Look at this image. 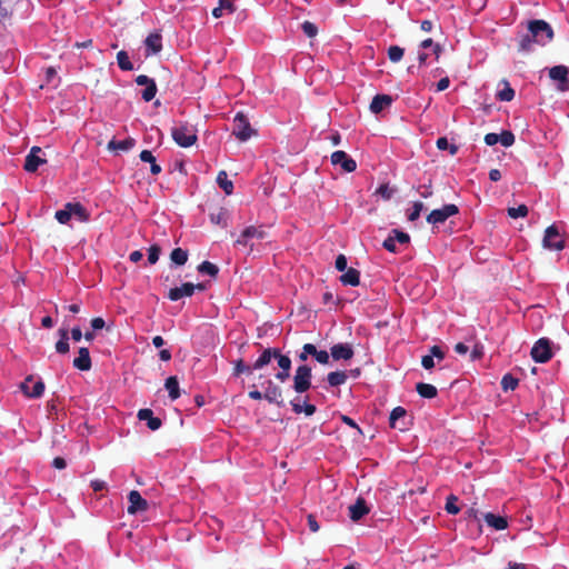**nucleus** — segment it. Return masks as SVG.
<instances>
[{
    "instance_id": "obj_1",
    "label": "nucleus",
    "mask_w": 569,
    "mask_h": 569,
    "mask_svg": "<svg viewBox=\"0 0 569 569\" xmlns=\"http://www.w3.org/2000/svg\"><path fill=\"white\" fill-rule=\"evenodd\" d=\"M171 137L174 142L182 148L191 147L198 139L197 130L187 122L172 128Z\"/></svg>"
},
{
    "instance_id": "obj_2",
    "label": "nucleus",
    "mask_w": 569,
    "mask_h": 569,
    "mask_svg": "<svg viewBox=\"0 0 569 569\" xmlns=\"http://www.w3.org/2000/svg\"><path fill=\"white\" fill-rule=\"evenodd\" d=\"M528 30L536 39L537 43L546 44L552 41L555 33L551 26L545 20H532L528 24Z\"/></svg>"
},
{
    "instance_id": "obj_3",
    "label": "nucleus",
    "mask_w": 569,
    "mask_h": 569,
    "mask_svg": "<svg viewBox=\"0 0 569 569\" xmlns=\"http://www.w3.org/2000/svg\"><path fill=\"white\" fill-rule=\"evenodd\" d=\"M232 133L240 141H247L256 131L251 128L248 118L242 113L238 112L233 118Z\"/></svg>"
},
{
    "instance_id": "obj_4",
    "label": "nucleus",
    "mask_w": 569,
    "mask_h": 569,
    "mask_svg": "<svg viewBox=\"0 0 569 569\" xmlns=\"http://www.w3.org/2000/svg\"><path fill=\"white\" fill-rule=\"evenodd\" d=\"M458 213H459V208L456 204H453V203L445 204L440 209L432 210L427 216V222H429L433 226H437V224L443 223L448 218L456 216Z\"/></svg>"
},
{
    "instance_id": "obj_5",
    "label": "nucleus",
    "mask_w": 569,
    "mask_h": 569,
    "mask_svg": "<svg viewBox=\"0 0 569 569\" xmlns=\"http://www.w3.org/2000/svg\"><path fill=\"white\" fill-rule=\"evenodd\" d=\"M311 387V368L299 366L293 377V389L298 393L306 392Z\"/></svg>"
},
{
    "instance_id": "obj_6",
    "label": "nucleus",
    "mask_w": 569,
    "mask_h": 569,
    "mask_svg": "<svg viewBox=\"0 0 569 569\" xmlns=\"http://www.w3.org/2000/svg\"><path fill=\"white\" fill-rule=\"evenodd\" d=\"M266 236L267 233L262 227L249 226L240 233L238 239L234 241V246H249L250 249H252L250 241L252 239L262 240L266 238Z\"/></svg>"
},
{
    "instance_id": "obj_7",
    "label": "nucleus",
    "mask_w": 569,
    "mask_h": 569,
    "mask_svg": "<svg viewBox=\"0 0 569 569\" xmlns=\"http://www.w3.org/2000/svg\"><path fill=\"white\" fill-rule=\"evenodd\" d=\"M543 247L550 250L560 251L565 248V241L561 238L556 226H549L545 231Z\"/></svg>"
},
{
    "instance_id": "obj_8",
    "label": "nucleus",
    "mask_w": 569,
    "mask_h": 569,
    "mask_svg": "<svg viewBox=\"0 0 569 569\" xmlns=\"http://www.w3.org/2000/svg\"><path fill=\"white\" fill-rule=\"evenodd\" d=\"M272 358H258L252 366L246 365L242 359L234 361L233 376L239 377L242 373L251 375L252 370H259L268 366Z\"/></svg>"
},
{
    "instance_id": "obj_9",
    "label": "nucleus",
    "mask_w": 569,
    "mask_h": 569,
    "mask_svg": "<svg viewBox=\"0 0 569 569\" xmlns=\"http://www.w3.org/2000/svg\"><path fill=\"white\" fill-rule=\"evenodd\" d=\"M33 382V376L29 375L26 379L20 383V389L23 395L28 398H40L44 391V382L42 379H38L34 381V387H30V383Z\"/></svg>"
},
{
    "instance_id": "obj_10",
    "label": "nucleus",
    "mask_w": 569,
    "mask_h": 569,
    "mask_svg": "<svg viewBox=\"0 0 569 569\" xmlns=\"http://www.w3.org/2000/svg\"><path fill=\"white\" fill-rule=\"evenodd\" d=\"M569 68L563 64L555 66L549 69V77L551 80L558 82V89L560 91H568L569 90Z\"/></svg>"
},
{
    "instance_id": "obj_11",
    "label": "nucleus",
    "mask_w": 569,
    "mask_h": 569,
    "mask_svg": "<svg viewBox=\"0 0 569 569\" xmlns=\"http://www.w3.org/2000/svg\"><path fill=\"white\" fill-rule=\"evenodd\" d=\"M389 425L391 428L398 429L400 431L407 430L408 426L410 425L407 410L400 406L393 408L389 417Z\"/></svg>"
},
{
    "instance_id": "obj_12",
    "label": "nucleus",
    "mask_w": 569,
    "mask_h": 569,
    "mask_svg": "<svg viewBox=\"0 0 569 569\" xmlns=\"http://www.w3.org/2000/svg\"><path fill=\"white\" fill-rule=\"evenodd\" d=\"M330 159L333 166H340L346 172H353L357 169V162L342 150L332 152Z\"/></svg>"
},
{
    "instance_id": "obj_13",
    "label": "nucleus",
    "mask_w": 569,
    "mask_h": 569,
    "mask_svg": "<svg viewBox=\"0 0 569 569\" xmlns=\"http://www.w3.org/2000/svg\"><path fill=\"white\" fill-rule=\"evenodd\" d=\"M128 501H129V506H128V513L129 515H136L138 512H143V511H147L148 510V501L142 498V496L140 495L139 491L137 490H131L128 495Z\"/></svg>"
},
{
    "instance_id": "obj_14",
    "label": "nucleus",
    "mask_w": 569,
    "mask_h": 569,
    "mask_svg": "<svg viewBox=\"0 0 569 569\" xmlns=\"http://www.w3.org/2000/svg\"><path fill=\"white\" fill-rule=\"evenodd\" d=\"M560 351L559 346H553L548 338H540L536 341L530 350V356H552V353Z\"/></svg>"
},
{
    "instance_id": "obj_15",
    "label": "nucleus",
    "mask_w": 569,
    "mask_h": 569,
    "mask_svg": "<svg viewBox=\"0 0 569 569\" xmlns=\"http://www.w3.org/2000/svg\"><path fill=\"white\" fill-rule=\"evenodd\" d=\"M40 147H32L29 154L26 157L24 161V170L28 172H36L40 164L44 163L46 160L39 157V153L41 152Z\"/></svg>"
},
{
    "instance_id": "obj_16",
    "label": "nucleus",
    "mask_w": 569,
    "mask_h": 569,
    "mask_svg": "<svg viewBox=\"0 0 569 569\" xmlns=\"http://www.w3.org/2000/svg\"><path fill=\"white\" fill-rule=\"evenodd\" d=\"M263 398L270 403H276L277 406H283L282 390L280 387L274 385L271 380L267 381V388H266V391L263 392Z\"/></svg>"
},
{
    "instance_id": "obj_17",
    "label": "nucleus",
    "mask_w": 569,
    "mask_h": 569,
    "mask_svg": "<svg viewBox=\"0 0 569 569\" xmlns=\"http://www.w3.org/2000/svg\"><path fill=\"white\" fill-rule=\"evenodd\" d=\"M194 293V287L192 282H184L180 287L171 288L168 292V299L171 301H178L183 297H191Z\"/></svg>"
},
{
    "instance_id": "obj_18",
    "label": "nucleus",
    "mask_w": 569,
    "mask_h": 569,
    "mask_svg": "<svg viewBox=\"0 0 569 569\" xmlns=\"http://www.w3.org/2000/svg\"><path fill=\"white\" fill-rule=\"evenodd\" d=\"M138 419L141 421H147V426L150 430L156 431L162 426V421L160 418L153 416V411L151 409L144 408L140 409L137 415Z\"/></svg>"
},
{
    "instance_id": "obj_19",
    "label": "nucleus",
    "mask_w": 569,
    "mask_h": 569,
    "mask_svg": "<svg viewBox=\"0 0 569 569\" xmlns=\"http://www.w3.org/2000/svg\"><path fill=\"white\" fill-rule=\"evenodd\" d=\"M367 513H369V508L362 497H359L356 502L349 507V516L352 521H359Z\"/></svg>"
},
{
    "instance_id": "obj_20",
    "label": "nucleus",
    "mask_w": 569,
    "mask_h": 569,
    "mask_svg": "<svg viewBox=\"0 0 569 569\" xmlns=\"http://www.w3.org/2000/svg\"><path fill=\"white\" fill-rule=\"evenodd\" d=\"M147 56L157 54L162 50V36L159 32H151L144 40Z\"/></svg>"
},
{
    "instance_id": "obj_21",
    "label": "nucleus",
    "mask_w": 569,
    "mask_h": 569,
    "mask_svg": "<svg viewBox=\"0 0 569 569\" xmlns=\"http://www.w3.org/2000/svg\"><path fill=\"white\" fill-rule=\"evenodd\" d=\"M393 99L389 94H377L370 103V111L375 114L380 113L385 108L391 106Z\"/></svg>"
},
{
    "instance_id": "obj_22",
    "label": "nucleus",
    "mask_w": 569,
    "mask_h": 569,
    "mask_svg": "<svg viewBox=\"0 0 569 569\" xmlns=\"http://www.w3.org/2000/svg\"><path fill=\"white\" fill-rule=\"evenodd\" d=\"M236 11L234 0H219L218 7L212 10L214 18H221L224 14H230Z\"/></svg>"
},
{
    "instance_id": "obj_23",
    "label": "nucleus",
    "mask_w": 569,
    "mask_h": 569,
    "mask_svg": "<svg viewBox=\"0 0 569 569\" xmlns=\"http://www.w3.org/2000/svg\"><path fill=\"white\" fill-rule=\"evenodd\" d=\"M346 272L341 274L340 281L345 286L356 287L360 283V272L355 268H348Z\"/></svg>"
},
{
    "instance_id": "obj_24",
    "label": "nucleus",
    "mask_w": 569,
    "mask_h": 569,
    "mask_svg": "<svg viewBox=\"0 0 569 569\" xmlns=\"http://www.w3.org/2000/svg\"><path fill=\"white\" fill-rule=\"evenodd\" d=\"M485 521L496 530H503L508 527V521L505 517L491 512L485 515Z\"/></svg>"
},
{
    "instance_id": "obj_25",
    "label": "nucleus",
    "mask_w": 569,
    "mask_h": 569,
    "mask_svg": "<svg viewBox=\"0 0 569 569\" xmlns=\"http://www.w3.org/2000/svg\"><path fill=\"white\" fill-rule=\"evenodd\" d=\"M134 144L136 140L133 138H127L120 141L112 139L108 143V149L113 151H129Z\"/></svg>"
},
{
    "instance_id": "obj_26",
    "label": "nucleus",
    "mask_w": 569,
    "mask_h": 569,
    "mask_svg": "<svg viewBox=\"0 0 569 569\" xmlns=\"http://www.w3.org/2000/svg\"><path fill=\"white\" fill-rule=\"evenodd\" d=\"M280 371L276 373V378L281 382L290 377L291 358H277Z\"/></svg>"
},
{
    "instance_id": "obj_27",
    "label": "nucleus",
    "mask_w": 569,
    "mask_h": 569,
    "mask_svg": "<svg viewBox=\"0 0 569 569\" xmlns=\"http://www.w3.org/2000/svg\"><path fill=\"white\" fill-rule=\"evenodd\" d=\"M416 390L421 398L433 399L438 395V390L430 383L419 382L416 385Z\"/></svg>"
},
{
    "instance_id": "obj_28",
    "label": "nucleus",
    "mask_w": 569,
    "mask_h": 569,
    "mask_svg": "<svg viewBox=\"0 0 569 569\" xmlns=\"http://www.w3.org/2000/svg\"><path fill=\"white\" fill-rule=\"evenodd\" d=\"M164 388L168 390L169 398L171 400H177L181 395L179 389V381L176 376L167 378L164 382Z\"/></svg>"
},
{
    "instance_id": "obj_29",
    "label": "nucleus",
    "mask_w": 569,
    "mask_h": 569,
    "mask_svg": "<svg viewBox=\"0 0 569 569\" xmlns=\"http://www.w3.org/2000/svg\"><path fill=\"white\" fill-rule=\"evenodd\" d=\"M348 379L347 370H339L329 372L327 376V381L331 387H338L343 385Z\"/></svg>"
},
{
    "instance_id": "obj_30",
    "label": "nucleus",
    "mask_w": 569,
    "mask_h": 569,
    "mask_svg": "<svg viewBox=\"0 0 569 569\" xmlns=\"http://www.w3.org/2000/svg\"><path fill=\"white\" fill-rule=\"evenodd\" d=\"M139 157L141 161L150 163L152 174L157 176L161 172V167L156 162V158L150 150H142Z\"/></svg>"
},
{
    "instance_id": "obj_31",
    "label": "nucleus",
    "mask_w": 569,
    "mask_h": 569,
    "mask_svg": "<svg viewBox=\"0 0 569 569\" xmlns=\"http://www.w3.org/2000/svg\"><path fill=\"white\" fill-rule=\"evenodd\" d=\"M59 340L56 342V351L58 353H67L69 351V332L67 329H59Z\"/></svg>"
},
{
    "instance_id": "obj_32",
    "label": "nucleus",
    "mask_w": 569,
    "mask_h": 569,
    "mask_svg": "<svg viewBox=\"0 0 569 569\" xmlns=\"http://www.w3.org/2000/svg\"><path fill=\"white\" fill-rule=\"evenodd\" d=\"M217 183L226 194H231L233 192V183L228 179V174L224 170L218 172Z\"/></svg>"
},
{
    "instance_id": "obj_33",
    "label": "nucleus",
    "mask_w": 569,
    "mask_h": 569,
    "mask_svg": "<svg viewBox=\"0 0 569 569\" xmlns=\"http://www.w3.org/2000/svg\"><path fill=\"white\" fill-rule=\"evenodd\" d=\"M170 260L177 266H183L188 261V251L182 248H174L170 253Z\"/></svg>"
},
{
    "instance_id": "obj_34",
    "label": "nucleus",
    "mask_w": 569,
    "mask_h": 569,
    "mask_svg": "<svg viewBox=\"0 0 569 569\" xmlns=\"http://www.w3.org/2000/svg\"><path fill=\"white\" fill-rule=\"evenodd\" d=\"M70 213L71 217H77L79 221H87L89 219L88 211L80 202H71Z\"/></svg>"
},
{
    "instance_id": "obj_35",
    "label": "nucleus",
    "mask_w": 569,
    "mask_h": 569,
    "mask_svg": "<svg viewBox=\"0 0 569 569\" xmlns=\"http://www.w3.org/2000/svg\"><path fill=\"white\" fill-rule=\"evenodd\" d=\"M500 383H501V388L505 392L513 391L519 385V379L513 377L511 373H506L502 377Z\"/></svg>"
},
{
    "instance_id": "obj_36",
    "label": "nucleus",
    "mask_w": 569,
    "mask_h": 569,
    "mask_svg": "<svg viewBox=\"0 0 569 569\" xmlns=\"http://www.w3.org/2000/svg\"><path fill=\"white\" fill-rule=\"evenodd\" d=\"M210 220L212 223L221 226L223 228L228 224V212L227 210L220 208L217 212L210 213Z\"/></svg>"
},
{
    "instance_id": "obj_37",
    "label": "nucleus",
    "mask_w": 569,
    "mask_h": 569,
    "mask_svg": "<svg viewBox=\"0 0 569 569\" xmlns=\"http://www.w3.org/2000/svg\"><path fill=\"white\" fill-rule=\"evenodd\" d=\"M117 62L121 70L131 71L133 69V64L129 59V54L124 50H121L117 53Z\"/></svg>"
},
{
    "instance_id": "obj_38",
    "label": "nucleus",
    "mask_w": 569,
    "mask_h": 569,
    "mask_svg": "<svg viewBox=\"0 0 569 569\" xmlns=\"http://www.w3.org/2000/svg\"><path fill=\"white\" fill-rule=\"evenodd\" d=\"M197 269L200 273L208 274L212 278H216L219 273V268L210 261L201 262Z\"/></svg>"
},
{
    "instance_id": "obj_39",
    "label": "nucleus",
    "mask_w": 569,
    "mask_h": 569,
    "mask_svg": "<svg viewBox=\"0 0 569 569\" xmlns=\"http://www.w3.org/2000/svg\"><path fill=\"white\" fill-rule=\"evenodd\" d=\"M330 356H353V350L349 343H338L331 348Z\"/></svg>"
},
{
    "instance_id": "obj_40",
    "label": "nucleus",
    "mask_w": 569,
    "mask_h": 569,
    "mask_svg": "<svg viewBox=\"0 0 569 569\" xmlns=\"http://www.w3.org/2000/svg\"><path fill=\"white\" fill-rule=\"evenodd\" d=\"M505 88L497 93L500 101H511L515 98V90L509 86L508 81H503Z\"/></svg>"
},
{
    "instance_id": "obj_41",
    "label": "nucleus",
    "mask_w": 569,
    "mask_h": 569,
    "mask_svg": "<svg viewBox=\"0 0 569 569\" xmlns=\"http://www.w3.org/2000/svg\"><path fill=\"white\" fill-rule=\"evenodd\" d=\"M292 410L296 413L305 412L306 416H312L316 412V406L311 403H306L305 406H301L300 403H297L295 401H291Z\"/></svg>"
},
{
    "instance_id": "obj_42",
    "label": "nucleus",
    "mask_w": 569,
    "mask_h": 569,
    "mask_svg": "<svg viewBox=\"0 0 569 569\" xmlns=\"http://www.w3.org/2000/svg\"><path fill=\"white\" fill-rule=\"evenodd\" d=\"M458 498L453 495L447 497L445 510L449 515H458L460 512V508L457 505Z\"/></svg>"
},
{
    "instance_id": "obj_43",
    "label": "nucleus",
    "mask_w": 569,
    "mask_h": 569,
    "mask_svg": "<svg viewBox=\"0 0 569 569\" xmlns=\"http://www.w3.org/2000/svg\"><path fill=\"white\" fill-rule=\"evenodd\" d=\"M405 50L399 46H390L388 49V58L391 62H399L403 57Z\"/></svg>"
},
{
    "instance_id": "obj_44",
    "label": "nucleus",
    "mask_w": 569,
    "mask_h": 569,
    "mask_svg": "<svg viewBox=\"0 0 569 569\" xmlns=\"http://www.w3.org/2000/svg\"><path fill=\"white\" fill-rule=\"evenodd\" d=\"M144 87H146L144 90L141 92V98L146 102H149L156 97L157 84H156L154 80H152L149 84H147Z\"/></svg>"
},
{
    "instance_id": "obj_45",
    "label": "nucleus",
    "mask_w": 569,
    "mask_h": 569,
    "mask_svg": "<svg viewBox=\"0 0 569 569\" xmlns=\"http://www.w3.org/2000/svg\"><path fill=\"white\" fill-rule=\"evenodd\" d=\"M70 209L71 202H68L62 210H58L56 212V219L62 224L69 222V220L71 219Z\"/></svg>"
},
{
    "instance_id": "obj_46",
    "label": "nucleus",
    "mask_w": 569,
    "mask_h": 569,
    "mask_svg": "<svg viewBox=\"0 0 569 569\" xmlns=\"http://www.w3.org/2000/svg\"><path fill=\"white\" fill-rule=\"evenodd\" d=\"M528 214V207L526 204H519L516 208H508V216L510 218H525Z\"/></svg>"
},
{
    "instance_id": "obj_47",
    "label": "nucleus",
    "mask_w": 569,
    "mask_h": 569,
    "mask_svg": "<svg viewBox=\"0 0 569 569\" xmlns=\"http://www.w3.org/2000/svg\"><path fill=\"white\" fill-rule=\"evenodd\" d=\"M537 42L536 39L532 38V34H526L519 41V51L528 52L532 49V43Z\"/></svg>"
},
{
    "instance_id": "obj_48",
    "label": "nucleus",
    "mask_w": 569,
    "mask_h": 569,
    "mask_svg": "<svg viewBox=\"0 0 569 569\" xmlns=\"http://www.w3.org/2000/svg\"><path fill=\"white\" fill-rule=\"evenodd\" d=\"M436 144L439 150L449 149L451 156H455L458 152V147L455 144L449 146L448 139L446 137L439 138Z\"/></svg>"
},
{
    "instance_id": "obj_49",
    "label": "nucleus",
    "mask_w": 569,
    "mask_h": 569,
    "mask_svg": "<svg viewBox=\"0 0 569 569\" xmlns=\"http://www.w3.org/2000/svg\"><path fill=\"white\" fill-rule=\"evenodd\" d=\"M499 142L503 147H511L515 143V134L509 130H503L499 134Z\"/></svg>"
},
{
    "instance_id": "obj_50",
    "label": "nucleus",
    "mask_w": 569,
    "mask_h": 569,
    "mask_svg": "<svg viewBox=\"0 0 569 569\" xmlns=\"http://www.w3.org/2000/svg\"><path fill=\"white\" fill-rule=\"evenodd\" d=\"M73 367L87 371L91 368V358H73Z\"/></svg>"
},
{
    "instance_id": "obj_51",
    "label": "nucleus",
    "mask_w": 569,
    "mask_h": 569,
    "mask_svg": "<svg viewBox=\"0 0 569 569\" xmlns=\"http://www.w3.org/2000/svg\"><path fill=\"white\" fill-rule=\"evenodd\" d=\"M306 355H309V356H329V353L327 351H325V350L318 351L316 346L312 345V343H306L303 346V352L300 356H306Z\"/></svg>"
},
{
    "instance_id": "obj_52",
    "label": "nucleus",
    "mask_w": 569,
    "mask_h": 569,
    "mask_svg": "<svg viewBox=\"0 0 569 569\" xmlns=\"http://www.w3.org/2000/svg\"><path fill=\"white\" fill-rule=\"evenodd\" d=\"M160 252H161V248L158 244H152L148 249L149 263L154 264L159 260Z\"/></svg>"
},
{
    "instance_id": "obj_53",
    "label": "nucleus",
    "mask_w": 569,
    "mask_h": 569,
    "mask_svg": "<svg viewBox=\"0 0 569 569\" xmlns=\"http://www.w3.org/2000/svg\"><path fill=\"white\" fill-rule=\"evenodd\" d=\"M302 28V31L305 32V34L308 37V38H313L317 36L318 33V28L315 23L310 22V21H305L301 26Z\"/></svg>"
},
{
    "instance_id": "obj_54",
    "label": "nucleus",
    "mask_w": 569,
    "mask_h": 569,
    "mask_svg": "<svg viewBox=\"0 0 569 569\" xmlns=\"http://www.w3.org/2000/svg\"><path fill=\"white\" fill-rule=\"evenodd\" d=\"M422 210H423V203L420 201L415 202L412 210L408 214V220L416 221L420 217V213Z\"/></svg>"
},
{
    "instance_id": "obj_55",
    "label": "nucleus",
    "mask_w": 569,
    "mask_h": 569,
    "mask_svg": "<svg viewBox=\"0 0 569 569\" xmlns=\"http://www.w3.org/2000/svg\"><path fill=\"white\" fill-rule=\"evenodd\" d=\"M391 234L393 236V238L396 239V241L400 244H407L409 241H410V237L408 233L403 232V231H400V230H397V229H393L391 231Z\"/></svg>"
},
{
    "instance_id": "obj_56",
    "label": "nucleus",
    "mask_w": 569,
    "mask_h": 569,
    "mask_svg": "<svg viewBox=\"0 0 569 569\" xmlns=\"http://www.w3.org/2000/svg\"><path fill=\"white\" fill-rule=\"evenodd\" d=\"M10 10L7 7H4L2 1L0 0V28L6 26V22L10 19Z\"/></svg>"
},
{
    "instance_id": "obj_57",
    "label": "nucleus",
    "mask_w": 569,
    "mask_h": 569,
    "mask_svg": "<svg viewBox=\"0 0 569 569\" xmlns=\"http://www.w3.org/2000/svg\"><path fill=\"white\" fill-rule=\"evenodd\" d=\"M376 193L380 194L385 200H389L392 197L393 190L385 183L377 189Z\"/></svg>"
},
{
    "instance_id": "obj_58",
    "label": "nucleus",
    "mask_w": 569,
    "mask_h": 569,
    "mask_svg": "<svg viewBox=\"0 0 569 569\" xmlns=\"http://www.w3.org/2000/svg\"><path fill=\"white\" fill-rule=\"evenodd\" d=\"M383 248L390 252H397V241L392 234H390L382 243Z\"/></svg>"
},
{
    "instance_id": "obj_59",
    "label": "nucleus",
    "mask_w": 569,
    "mask_h": 569,
    "mask_svg": "<svg viewBox=\"0 0 569 569\" xmlns=\"http://www.w3.org/2000/svg\"><path fill=\"white\" fill-rule=\"evenodd\" d=\"M335 266H336V269L339 270V271H345L347 270V258L345 254H339L337 258H336V262H335Z\"/></svg>"
},
{
    "instance_id": "obj_60",
    "label": "nucleus",
    "mask_w": 569,
    "mask_h": 569,
    "mask_svg": "<svg viewBox=\"0 0 569 569\" xmlns=\"http://www.w3.org/2000/svg\"><path fill=\"white\" fill-rule=\"evenodd\" d=\"M90 325H91L92 331H96V330L103 329L106 326V322L101 317H96V318L91 319Z\"/></svg>"
},
{
    "instance_id": "obj_61",
    "label": "nucleus",
    "mask_w": 569,
    "mask_h": 569,
    "mask_svg": "<svg viewBox=\"0 0 569 569\" xmlns=\"http://www.w3.org/2000/svg\"><path fill=\"white\" fill-rule=\"evenodd\" d=\"M448 351V348L443 349L441 346L435 345L429 349L428 356H446Z\"/></svg>"
},
{
    "instance_id": "obj_62",
    "label": "nucleus",
    "mask_w": 569,
    "mask_h": 569,
    "mask_svg": "<svg viewBox=\"0 0 569 569\" xmlns=\"http://www.w3.org/2000/svg\"><path fill=\"white\" fill-rule=\"evenodd\" d=\"M308 526H309V529L312 531V532H317L320 527H319V523L316 519V517L313 515H308Z\"/></svg>"
},
{
    "instance_id": "obj_63",
    "label": "nucleus",
    "mask_w": 569,
    "mask_h": 569,
    "mask_svg": "<svg viewBox=\"0 0 569 569\" xmlns=\"http://www.w3.org/2000/svg\"><path fill=\"white\" fill-rule=\"evenodd\" d=\"M485 142L488 146H495L499 142V134L498 133H487L485 136Z\"/></svg>"
},
{
    "instance_id": "obj_64",
    "label": "nucleus",
    "mask_w": 569,
    "mask_h": 569,
    "mask_svg": "<svg viewBox=\"0 0 569 569\" xmlns=\"http://www.w3.org/2000/svg\"><path fill=\"white\" fill-rule=\"evenodd\" d=\"M450 84V80L448 77L441 78L437 83V91L446 90Z\"/></svg>"
}]
</instances>
